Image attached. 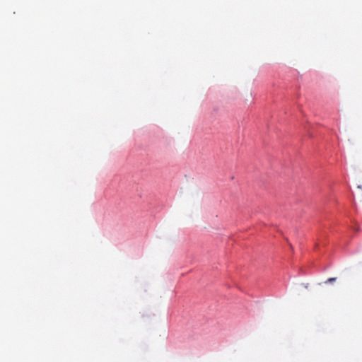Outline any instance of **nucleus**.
<instances>
[{
  "label": "nucleus",
  "mask_w": 362,
  "mask_h": 362,
  "mask_svg": "<svg viewBox=\"0 0 362 362\" xmlns=\"http://www.w3.org/2000/svg\"><path fill=\"white\" fill-rule=\"evenodd\" d=\"M336 279H337V278H335V277L329 278V279L325 281V283H326V284H327V283H332V282L335 281H336Z\"/></svg>",
  "instance_id": "1"
}]
</instances>
